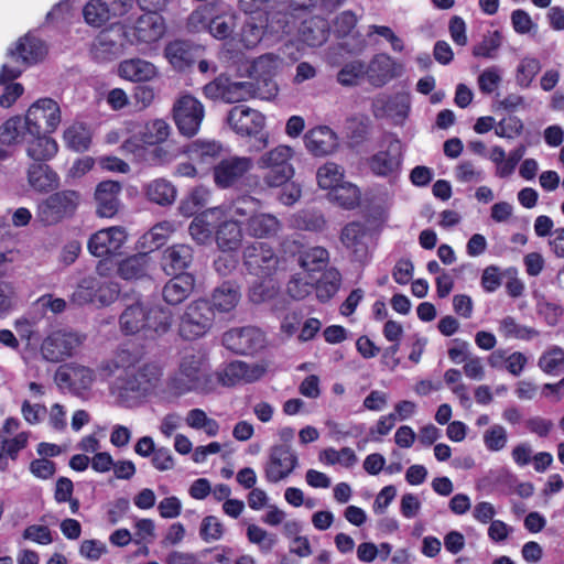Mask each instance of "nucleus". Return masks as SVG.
<instances>
[{"instance_id":"a878e982","label":"nucleus","mask_w":564,"mask_h":564,"mask_svg":"<svg viewBox=\"0 0 564 564\" xmlns=\"http://www.w3.org/2000/svg\"><path fill=\"white\" fill-rule=\"evenodd\" d=\"M282 229L281 221L270 213H256L247 219L246 231L249 236L260 239L275 237Z\"/></svg>"},{"instance_id":"b1692460","label":"nucleus","mask_w":564,"mask_h":564,"mask_svg":"<svg viewBox=\"0 0 564 564\" xmlns=\"http://www.w3.org/2000/svg\"><path fill=\"white\" fill-rule=\"evenodd\" d=\"M248 296L253 304H271L274 311H282L286 307V301L280 292V285L273 280L256 282L250 288Z\"/></svg>"},{"instance_id":"13d9d810","label":"nucleus","mask_w":564,"mask_h":564,"mask_svg":"<svg viewBox=\"0 0 564 564\" xmlns=\"http://www.w3.org/2000/svg\"><path fill=\"white\" fill-rule=\"evenodd\" d=\"M28 443V435L25 433L18 434L14 438L4 440L0 444V469L4 470L8 466L7 456L14 459L19 451L24 448Z\"/></svg>"},{"instance_id":"a19ab883","label":"nucleus","mask_w":564,"mask_h":564,"mask_svg":"<svg viewBox=\"0 0 564 564\" xmlns=\"http://www.w3.org/2000/svg\"><path fill=\"white\" fill-rule=\"evenodd\" d=\"M28 138L26 121L21 117H12L0 126V143L12 144Z\"/></svg>"},{"instance_id":"4d7b16f0","label":"nucleus","mask_w":564,"mask_h":564,"mask_svg":"<svg viewBox=\"0 0 564 564\" xmlns=\"http://www.w3.org/2000/svg\"><path fill=\"white\" fill-rule=\"evenodd\" d=\"M235 26L236 18L234 14H220L210 19L208 30L214 37L224 40L231 35Z\"/></svg>"},{"instance_id":"4468645a","label":"nucleus","mask_w":564,"mask_h":564,"mask_svg":"<svg viewBox=\"0 0 564 564\" xmlns=\"http://www.w3.org/2000/svg\"><path fill=\"white\" fill-rule=\"evenodd\" d=\"M117 294V289L102 284L98 279H83L70 296V303L83 306L98 300L102 305L110 302Z\"/></svg>"},{"instance_id":"0e129e2a","label":"nucleus","mask_w":564,"mask_h":564,"mask_svg":"<svg viewBox=\"0 0 564 564\" xmlns=\"http://www.w3.org/2000/svg\"><path fill=\"white\" fill-rule=\"evenodd\" d=\"M131 355L127 350L118 351L112 359L105 360L99 366V373L104 378L113 376L120 368L126 369Z\"/></svg>"},{"instance_id":"680f3d73","label":"nucleus","mask_w":564,"mask_h":564,"mask_svg":"<svg viewBox=\"0 0 564 564\" xmlns=\"http://www.w3.org/2000/svg\"><path fill=\"white\" fill-rule=\"evenodd\" d=\"M301 265L307 271L321 270L328 261V251L323 247H314L301 256Z\"/></svg>"},{"instance_id":"e2e57ef3","label":"nucleus","mask_w":564,"mask_h":564,"mask_svg":"<svg viewBox=\"0 0 564 564\" xmlns=\"http://www.w3.org/2000/svg\"><path fill=\"white\" fill-rule=\"evenodd\" d=\"M213 8L214 3H208L194 10L187 20L188 28L196 32L208 29Z\"/></svg>"},{"instance_id":"0eeeda50","label":"nucleus","mask_w":564,"mask_h":564,"mask_svg":"<svg viewBox=\"0 0 564 564\" xmlns=\"http://www.w3.org/2000/svg\"><path fill=\"white\" fill-rule=\"evenodd\" d=\"M84 336L68 329L50 333L41 344V355L48 362H61L72 357L83 344Z\"/></svg>"},{"instance_id":"774afa93","label":"nucleus","mask_w":564,"mask_h":564,"mask_svg":"<svg viewBox=\"0 0 564 564\" xmlns=\"http://www.w3.org/2000/svg\"><path fill=\"white\" fill-rule=\"evenodd\" d=\"M358 19L352 11L340 12L333 21L334 33L338 37L347 36L356 26Z\"/></svg>"},{"instance_id":"2f4dec72","label":"nucleus","mask_w":564,"mask_h":564,"mask_svg":"<svg viewBox=\"0 0 564 564\" xmlns=\"http://www.w3.org/2000/svg\"><path fill=\"white\" fill-rule=\"evenodd\" d=\"M164 56L174 69L184 70L194 63L195 48L187 41L176 40L165 46Z\"/></svg>"},{"instance_id":"c85d7f7f","label":"nucleus","mask_w":564,"mask_h":564,"mask_svg":"<svg viewBox=\"0 0 564 564\" xmlns=\"http://www.w3.org/2000/svg\"><path fill=\"white\" fill-rule=\"evenodd\" d=\"M119 75L130 82H149L158 76L154 64L142 58L124 59L119 64Z\"/></svg>"},{"instance_id":"ea45409f","label":"nucleus","mask_w":564,"mask_h":564,"mask_svg":"<svg viewBox=\"0 0 564 564\" xmlns=\"http://www.w3.org/2000/svg\"><path fill=\"white\" fill-rule=\"evenodd\" d=\"M64 141L69 149L84 152L90 145L91 133L83 123H74L64 131Z\"/></svg>"},{"instance_id":"6e6552de","label":"nucleus","mask_w":564,"mask_h":564,"mask_svg":"<svg viewBox=\"0 0 564 564\" xmlns=\"http://www.w3.org/2000/svg\"><path fill=\"white\" fill-rule=\"evenodd\" d=\"M24 119L28 133H52L61 122V109L55 100L42 98L30 106Z\"/></svg>"},{"instance_id":"bb28decb","label":"nucleus","mask_w":564,"mask_h":564,"mask_svg":"<svg viewBox=\"0 0 564 564\" xmlns=\"http://www.w3.org/2000/svg\"><path fill=\"white\" fill-rule=\"evenodd\" d=\"M194 288V276L189 273H181L164 285L162 295L167 304L178 305L192 294Z\"/></svg>"},{"instance_id":"5701e85b","label":"nucleus","mask_w":564,"mask_h":564,"mask_svg":"<svg viewBox=\"0 0 564 564\" xmlns=\"http://www.w3.org/2000/svg\"><path fill=\"white\" fill-rule=\"evenodd\" d=\"M304 143L310 153L315 156L332 154L338 147L336 133L326 126L311 129L304 135Z\"/></svg>"},{"instance_id":"c756f323","label":"nucleus","mask_w":564,"mask_h":564,"mask_svg":"<svg viewBox=\"0 0 564 564\" xmlns=\"http://www.w3.org/2000/svg\"><path fill=\"white\" fill-rule=\"evenodd\" d=\"M394 61L384 53L377 54L367 64V77L371 85L381 87L391 80L394 76Z\"/></svg>"},{"instance_id":"864d4df0","label":"nucleus","mask_w":564,"mask_h":564,"mask_svg":"<svg viewBox=\"0 0 564 564\" xmlns=\"http://www.w3.org/2000/svg\"><path fill=\"white\" fill-rule=\"evenodd\" d=\"M541 70L539 59L534 57H524L520 61L517 72L516 82L521 88L530 87L536 74Z\"/></svg>"},{"instance_id":"dca6fc26","label":"nucleus","mask_w":564,"mask_h":564,"mask_svg":"<svg viewBox=\"0 0 564 564\" xmlns=\"http://www.w3.org/2000/svg\"><path fill=\"white\" fill-rule=\"evenodd\" d=\"M264 116L243 105L235 106L228 113V123L240 135L258 134L264 127Z\"/></svg>"},{"instance_id":"de8ad7c7","label":"nucleus","mask_w":564,"mask_h":564,"mask_svg":"<svg viewBox=\"0 0 564 564\" xmlns=\"http://www.w3.org/2000/svg\"><path fill=\"white\" fill-rule=\"evenodd\" d=\"M340 281V273L334 268L328 269L316 285L317 299L322 302L332 299L339 290Z\"/></svg>"},{"instance_id":"a18cd8bd","label":"nucleus","mask_w":564,"mask_h":564,"mask_svg":"<svg viewBox=\"0 0 564 564\" xmlns=\"http://www.w3.org/2000/svg\"><path fill=\"white\" fill-rule=\"evenodd\" d=\"M330 200L336 202L338 205L346 209L356 207L359 203L360 193L357 186L351 183L345 182L329 192Z\"/></svg>"},{"instance_id":"72a5a7b5","label":"nucleus","mask_w":564,"mask_h":564,"mask_svg":"<svg viewBox=\"0 0 564 564\" xmlns=\"http://www.w3.org/2000/svg\"><path fill=\"white\" fill-rule=\"evenodd\" d=\"M145 195L152 203L160 206H169L175 202L177 191L170 181L156 178L147 184Z\"/></svg>"},{"instance_id":"4be33fe9","label":"nucleus","mask_w":564,"mask_h":564,"mask_svg":"<svg viewBox=\"0 0 564 564\" xmlns=\"http://www.w3.org/2000/svg\"><path fill=\"white\" fill-rule=\"evenodd\" d=\"M121 189V184L116 181H102L97 185L95 200L96 213L99 217L111 218L118 213Z\"/></svg>"},{"instance_id":"c03bdc74","label":"nucleus","mask_w":564,"mask_h":564,"mask_svg":"<svg viewBox=\"0 0 564 564\" xmlns=\"http://www.w3.org/2000/svg\"><path fill=\"white\" fill-rule=\"evenodd\" d=\"M283 59L273 54L268 53L259 56L252 64V74L254 77H274L282 68Z\"/></svg>"},{"instance_id":"79ce46f5","label":"nucleus","mask_w":564,"mask_h":564,"mask_svg":"<svg viewBox=\"0 0 564 564\" xmlns=\"http://www.w3.org/2000/svg\"><path fill=\"white\" fill-rule=\"evenodd\" d=\"M343 177L344 169L334 162H326L316 173L318 186L330 192L344 183Z\"/></svg>"},{"instance_id":"9b49d317","label":"nucleus","mask_w":564,"mask_h":564,"mask_svg":"<svg viewBox=\"0 0 564 564\" xmlns=\"http://www.w3.org/2000/svg\"><path fill=\"white\" fill-rule=\"evenodd\" d=\"M253 167L248 156H229L214 166V181L220 188L238 187Z\"/></svg>"},{"instance_id":"6ab92c4d","label":"nucleus","mask_w":564,"mask_h":564,"mask_svg":"<svg viewBox=\"0 0 564 564\" xmlns=\"http://www.w3.org/2000/svg\"><path fill=\"white\" fill-rule=\"evenodd\" d=\"M265 373V368L260 365H249L245 361H232L218 371L217 380L226 387H232L240 382H253Z\"/></svg>"},{"instance_id":"412c9836","label":"nucleus","mask_w":564,"mask_h":564,"mask_svg":"<svg viewBox=\"0 0 564 564\" xmlns=\"http://www.w3.org/2000/svg\"><path fill=\"white\" fill-rule=\"evenodd\" d=\"M123 52L122 34L115 30H104L94 40L90 53L97 62L117 58Z\"/></svg>"},{"instance_id":"f257e3e1","label":"nucleus","mask_w":564,"mask_h":564,"mask_svg":"<svg viewBox=\"0 0 564 564\" xmlns=\"http://www.w3.org/2000/svg\"><path fill=\"white\" fill-rule=\"evenodd\" d=\"M169 391L176 397L189 392L209 393L215 389L212 367L206 352L186 351L180 358L178 367L167 381Z\"/></svg>"},{"instance_id":"8fccbe9b","label":"nucleus","mask_w":564,"mask_h":564,"mask_svg":"<svg viewBox=\"0 0 564 564\" xmlns=\"http://www.w3.org/2000/svg\"><path fill=\"white\" fill-rule=\"evenodd\" d=\"M499 330L506 338L522 340H530L539 335L536 329L518 324L511 316H507L500 322Z\"/></svg>"},{"instance_id":"7ed1b4c3","label":"nucleus","mask_w":564,"mask_h":564,"mask_svg":"<svg viewBox=\"0 0 564 564\" xmlns=\"http://www.w3.org/2000/svg\"><path fill=\"white\" fill-rule=\"evenodd\" d=\"M46 55V46L40 39L26 34L20 37L13 47L8 50V61L2 65L0 82L18 78L22 72Z\"/></svg>"},{"instance_id":"20e7f679","label":"nucleus","mask_w":564,"mask_h":564,"mask_svg":"<svg viewBox=\"0 0 564 564\" xmlns=\"http://www.w3.org/2000/svg\"><path fill=\"white\" fill-rule=\"evenodd\" d=\"M215 321V312L207 300L192 301L180 317L178 333L187 340L204 336L210 330Z\"/></svg>"},{"instance_id":"3c124183","label":"nucleus","mask_w":564,"mask_h":564,"mask_svg":"<svg viewBox=\"0 0 564 564\" xmlns=\"http://www.w3.org/2000/svg\"><path fill=\"white\" fill-rule=\"evenodd\" d=\"M539 368L547 375H556L564 368V349L553 346L542 354L538 361Z\"/></svg>"},{"instance_id":"1a4fd4ad","label":"nucleus","mask_w":564,"mask_h":564,"mask_svg":"<svg viewBox=\"0 0 564 564\" xmlns=\"http://www.w3.org/2000/svg\"><path fill=\"white\" fill-rule=\"evenodd\" d=\"M173 117L178 131L186 137L195 135L205 117L203 104L189 94L181 95L174 102Z\"/></svg>"},{"instance_id":"603ef678","label":"nucleus","mask_w":564,"mask_h":564,"mask_svg":"<svg viewBox=\"0 0 564 564\" xmlns=\"http://www.w3.org/2000/svg\"><path fill=\"white\" fill-rule=\"evenodd\" d=\"M248 541L258 545L261 552L269 553L278 542L276 535L268 532L257 524H249L247 528Z\"/></svg>"},{"instance_id":"ddd939ff","label":"nucleus","mask_w":564,"mask_h":564,"mask_svg":"<svg viewBox=\"0 0 564 564\" xmlns=\"http://www.w3.org/2000/svg\"><path fill=\"white\" fill-rule=\"evenodd\" d=\"M296 465L297 456L290 446H273L264 467L265 478L270 482H278L286 478L295 469Z\"/></svg>"},{"instance_id":"09e8293b","label":"nucleus","mask_w":564,"mask_h":564,"mask_svg":"<svg viewBox=\"0 0 564 564\" xmlns=\"http://www.w3.org/2000/svg\"><path fill=\"white\" fill-rule=\"evenodd\" d=\"M186 424L195 430H204L208 436H216L219 432V424L216 420L207 416L202 409H192L186 415Z\"/></svg>"},{"instance_id":"7c9ffc66","label":"nucleus","mask_w":564,"mask_h":564,"mask_svg":"<svg viewBox=\"0 0 564 564\" xmlns=\"http://www.w3.org/2000/svg\"><path fill=\"white\" fill-rule=\"evenodd\" d=\"M193 261V249L185 243H176L169 247L162 258V265L167 274L176 271H183L189 267Z\"/></svg>"},{"instance_id":"aec40b11","label":"nucleus","mask_w":564,"mask_h":564,"mask_svg":"<svg viewBox=\"0 0 564 564\" xmlns=\"http://www.w3.org/2000/svg\"><path fill=\"white\" fill-rule=\"evenodd\" d=\"M401 161V144L392 141L384 151H379L369 159V167L378 176L394 177L399 173Z\"/></svg>"},{"instance_id":"338daca9","label":"nucleus","mask_w":564,"mask_h":564,"mask_svg":"<svg viewBox=\"0 0 564 564\" xmlns=\"http://www.w3.org/2000/svg\"><path fill=\"white\" fill-rule=\"evenodd\" d=\"M261 206V202L250 195H243L234 200L231 205V212L236 216L251 217L254 215Z\"/></svg>"},{"instance_id":"2eb2a0df","label":"nucleus","mask_w":564,"mask_h":564,"mask_svg":"<svg viewBox=\"0 0 564 564\" xmlns=\"http://www.w3.org/2000/svg\"><path fill=\"white\" fill-rule=\"evenodd\" d=\"M127 239L123 227L115 226L94 234L88 241V250L95 257H107L117 253Z\"/></svg>"},{"instance_id":"f03ea898","label":"nucleus","mask_w":564,"mask_h":564,"mask_svg":"<svg viewBox=\"0 0 564 564\" xmlns=\"http://www.w3.org/2000/svg\"><path fill=\"white\" fill-rule=\"evenodd\" d=\"M162 377V369L156 364H142L137 368L127 364L124 375L116 379L111 392L118 400L126 403L132 395H144L152 391Z\"/></svg>"},{"instance_id":"393cba45","label":"nucleus","mask_w":564,"mask_h":564,"mask_svg":"<svg viewBox=\"0 0 564 564\" xmlns=\"http://www.w3.org/2000/svg\"><path fill=\"white\" fill-rule=\"evenodd\" d=\"M48 133H28L25 139L26 154L33 163H42L51 160L58 151V145Z\"/></svg>"},{"instance_id":"c9c22d12","label":"nucleus","mask_w":564,"mask_h":564,"mask_svg":"<svg viewBox=\"0 0 564 564\" xmlns=\"http://www.w3.org/2000/svg\"><path fill=\"white\" fill-rule=\"evenodd\" d=\"M328 23L321 18H313L305 21L301 28L303 41L310 46H319L328 39Z\"/></svg>"},{"instance_id":"a211bd4d","label":"nucleus","mask_w":564,"mask_h":564,"mask_svg":"<svg viewBox=\"0 0 564 564\" xmlns=\"http://www.w3.org/2000/svg\"><path fill=\"white\" fill-rule=\"evenodd\" d=\"M130 32L126 34L128 36H132L133 40L131 42L135 43H153L160 40L165 33V24L164 20L156 12L143 13L140 15L133 26L130 29Z\"/></svg>"},{"instance_id":"58836bf2","label":"nucleus","mask_w":564,"mask_h":564,"mask_svg":"<svg viewBox=\"0 0 564 564\" xmlns=\"http://www.w3.org/2000/svg\"><path fill=\"white\" fill-rule=\"evenodd\" d=\"M170 126L163 119H154L147 122L140 131V140L148 145H158L170 135Z\"/></svg>"},{"instance_id":"6e6d98bb","label":"nucleus","mask_w":564,"mask_h":564,"mask_svg":"<svg viewBox=\"0 0 564 564\" xmlns=\"http://www.w3.org/2000/svg\"><path fill=\"white\" fill-rule=\"evenodd\" d=\"M501 46V34L498 31L488 32L482 41L473 47L475 57L495 58L496 53Z\"/></svg>"},{"instance_id":"423d86ee","label":"nucleus","mask_w":564,"mask_h":564,"mask_svg":"<svg viewBox=\"0 0 564 564\" xmlns=\"http://www.w3.org/2000/svg\"><path fill=\"white\" fill-rule=\"evenodd\" d=\"M292 156V148L279 145L260 158L259 167L268 170L264 175V183L268 186H282L293 176L294 169L289 162Z\"/></svg>"},{"instance_id":"49530a36","label":"nucleus","mask_w":564,"mask_h":564,"mask_svg":"<svg viewBox=\"0 0 564 564\" xmlns=\"http://www.w3.org/2000/svg\"><path fill=\"white\" fill-rule=\"evenodd\" d=\"M173 322L171 310L154 306L148 310L147 330H153L156 334L166 333Z\"/></svg>"},{"instance_id":"052dcab7","label":"nucleus","mask_w":564,"mask_h":564,"mask_svg":"<svg viewBox=\"0 0 564 564\" xmlns=\"http://www.w3.org/2000/svg\"><path fill=\"white\" fill-rule=\"evenodd\" d=\"M484 444L490 452L503 449L508 442L507 430L500 424H494L484 433Z\"/></svg>"},{"instance_id":"f8f14e48","label":"nucleus","mask_w":564,"mask_h":564,"mask_svg":"<svg viewBox=\"0 0 564 564\" xmlns=\"http://www.w3.org/2000/svg\"><path fill=\"white\" fill-rule=\"evenodd\" d=\"M223 345L236 354H253L263 347L264 335L254 326L236 327L223 335Z\"/></svg>"},{"instance_id":"bf43d9fd","label":"nucleus","mask_w":564,"mask_h":564,"mask_svg":"<svg viewBox=\"0 0 564 564\" xmlns=\"http://www.w3.org/2000/svg\"><path fill=\"white\" fill-rule=\"evenodd\" d=\"M220 150V144L215 141L197 140L188 147L187 152L192 159L207 162L218 155Z\"/></svg>"},{"instance_id":"4c0bfd02","label":"nucleus","mask_w":564,"mask_h":564,"mask_svg":"<svg viewBox=\"0 0 564 564\" xmlns=\"http://www.w3.org/2000/svg\"><path fill=\"white\" fill-rule=\"evenodd\" d=\"M149 256L138 253L122 260L118 268V274L124 280L140 279L147 274Z\"/></svg>"},{"instance_id":"f3484780","label":"nucleus","mask_w":564,"mask_h":564,"mask_svg":"<svg viewBox=\"0 0 564 564\" xmlns=\"http://www.w3.org/2000/svg\"><path fill=\"white\" fill-rule=\"evenodd\" d=\"M367 240V228L360 223H349L341 229L340 241L355 261L362 263L368 260L369 247Z\"/></svg>"},{"instance_id":"9d476101","label":"nucleus","mask_w":564,"mask_h":564,"mask_svg":"<svg viewBox=\"0 0 564 564\" xmlns=\"http://www.w3.org/2000/svg\"><path fill=\"white\" fill-rule=\"evenodd\" d=\"M243 263L250 274L270 278L276 273L280 258L269 245L253 242L243 250Z\"/></svg>"},{"instance_id":"e433bc0d","label":"nucleus","mask_w":564,"mask_h":564,"mask_svg":"<svg viewBox=\"0 0 564 564\" xmlns=\"http://www.w3.org/2000/svg\"><path fill=\"white\" fill-rule=\"evenodd\" d=\"M242 239L241 228L237 221H224L217 232L216 242L224 252L236 250Z\"/></svg>"},{"instance_id":"f704fd0d","label":"nucleus","mask_w":564,"mask_h":564,"mask_svg":"<svg viewBox=\"0 0 564 564\" xmlns=\"http://www.w3.org/2000/svg\"><path fill=\"white\" fill-rule=\"evenodd\" d=\"M148 308L142 304L128 306L120 315V326L126 334H137L147 330Z\"/></svg>"},{"instance_id":"cd10ccee","label":"nucleus","mask_w":564,"mask_h":564,"mask_svg":"<svg viewBox=\"0 0 564 564\" xmlns=\"http://www.w3.org/2000/svg\"><path fill=\"white\" fill-rule=\"evenodd\" d=\"M28 183L36 192H50L58 187V175L45 162L32 163L28 167Z\"/></svg>"},{"instance_id":"39448f33","label":"nucleus","mask_w":564,"mask_h":564,"mask_svg":"<svg viewBox=\"0 0 564 564\" xmlns=\"http://www.w3.org/2000/svg\"><path fill=\"white\" fill-rule=\"evenodd\" d=\"M79 202L80 195L76 191L66 189L56 192L37 205L36 216L39 220L46 226L55 225L73 216Z\"/></svg>"},{"instance_id":"5fc2aeb1","label":"nucleus","mask_w":564,"mask_h":564,"mask_svg":"<svg viewBox=\"0 0 564 564\" xmlns=\"http://www.w3.org/2000/svg\"><path fill=\"white\" fill-rule=\"evenodd\" d=\"M83 14L85 21L93 26H100L110 18L108 6L101 0H90L84 7Z\"/></svg>"},{"instance_id":"37998d69","label":"nucleus","mask_w":564,"mask_h":564,"mask_svg":"<svg viewBox=\"0 0 564 564\" xmlns=\"http://www.w3.org/2000/svg\"><path fill=\"white\" fill-rule=\"evenodd\" d=\"M366 73L367 64L365 62L351 61L346 63L337 73V82L346 87L356 86L366 76Z\"/></svg>"},{"instance_id":"69168bd1","label":"nucleus","mask_w":564,"mask_h":564,"mask_svg":"<svg viewBox=\"0 0 564 564\" xmlns=\"http://www.w3.org/2000/svg\"><path fill=\"white\" fill-rule=\"evenodd\" d=\"M223 534L224 525L218 518L214 516H207L203 519L199 529V535L204 541H217L223 536Z\"/></svg>"},{"instance_id":"473e14b6","label":"nucleus","mask_w":564,"mask_h":564,"mask_svg":"<svg viewBox=\"0 0 564 564\" xmlns=\"http://www.w3.org/2000/svg\"><path fill=\"white\" fill-rule=\"evenodd\" d=\"M240 301V290L237 284L226 281L217 286L212 294V306L218 312L228 313L232 311Z\"/></svg>"}]
</instances>
